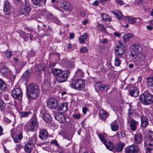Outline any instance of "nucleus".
Listing matches in <instances>:
<instances>
[{
	"instance_id": "64",
	"label": "nucleus",
	"mask_w": 153,
	"mask_h": 153,
	"mask_svg": "<svg viewBox=\"0 0 153 153\" xmlns=\"http://www.w3.org/2000/svg\"><path fill=\"white\" fill-rule=\"evenodd\" d=\"M146 28L149 30H151L152 29V27L150 25L146 26Z\"/></svg>"
},
{
	"instance_id": "48",
	"label": "nucleus",
	"mask_w": 153,
	"mask_h": 153,
	"mask_svg": "<svg viewBox=\"0 0 153 153\" xmlns=\"http://www.w3.org/2000/svg\"><path fill=\"white\" fill-rule=\"evenodd\" d=\"M100 82H97L95 85V89L98 91L100 90L101 87L102 86Z\"/></svg>"
},
{
	"instance_id": "29",
	"label": "nucleus",
	"mask_w": 153,
	"mask_h": 153,
	"mask_svg": "<svg viewBox=\"0 0 153 153\" xmlns=\"http://www.w3.org/2000/svg\"><path fill=\"white\" fill-rule=\"evenodd\" d=\"M0 72L4 76H6L10 73V71L6 67H3L0 69Z\"/></svg>"
},
{
	"instance_id": "7",
	"label": "nucleus",
	"mask_w": 153,
	"mask_h": 153,
	"mask_svg": "<svg viewBox=\"0 0 153 153\" xmlns=\"http://www.w3.org/2000/svg\"><path fill=\"white\" fill-rule=\"evenodd\" d=\"M22 94V91L19 88H14L11 91V96L14 99L19 100H21Z\"/></svg>"
},
{
	"instance_id": "45",
	"label": "nucleus",
	"mask_w": 153,
	"mask_h": 153,
	"mask_svg": "<svg viewBox=\"0 0 153 153\" xmlns=\"http://www.w3.org/2000/svg\"><path fill=\"white\" fill-rule=\"evenodd\" d=\"M29 112H22L20 113V116L21 117H25L28 116L30 114Z\"/></svg>"
},
{
	"instance_id": "23",
	"label": "nucleus",
	"mask_w": 153,
	"mask_h": 153,
	"mask_svg": "<svg viewBox=\"0 0 153 153\" xmlns=\"http://www.w3.org/2000/svg\"><path fill=\"white\" fill-rule=\"evenodd\" d=\"M125 146V144L124 143L120 142L117 143L115 144V146L114 147V150L117 152H120L122 150Z\"/></svg>"
},
{
	"instance_id": "36",
	"label": "nucleus",
	"mask_w": 153,
	"mask_h": 153,
	"mask_svg": "<svg viewBox=\"0 0 153 153\" xmlns=\"http://www.w3.org/2000/svg\"><path fill=\"white\" fill-rule=\"evenodd\" d=\"M134 59H135L137 61L140 62L144 60L145 58L144 56L143 55L142 53H140L137 56H135L133 57Z\"/></svg>"
},
{
	"instance_id": "40",
	"label": "nucleus",
	"mask_w": 153,
	"mask_h": 153,
	"mask_svg": "<svg viewBox=\"0 0 153 153\" xmlns=\"http://www.w3.org/2000/svg\"><path fill=\"white\" fill-rule=\"evenodd\" d=\"M84 73L81 70L78 69L76 72L75 76L77 77H82L83 76Z\"/></svg>"
},
{
	"instance_id": "56",
	"label": "nucleus",
	"mask_w": 153,
	"mask_h": 153,
	"mask_svg": "<svg viewBox=\"0 0 153 153\" xmlns=\"http://www.w3.org/2000/svg\"><path fill=\"white\" fill-rule=\"evenodd\" d=\"M118 45L116 47H118V48H121V47H123V48H125L124 46L123 45L122 42L120 41L118 42Z\"/></svg>"
},
{
	"instance_id": "60",
	"label": "nucleus",
	"mask_w": 153,
	"mask_h": 153,
	"mask_svg": "<svg viewBox=\"0 0 153 153\" xmlns=\"http://www.w3.org/2000/svg\"><path fill=\"white\" fill-rule=\"evenodd\" d=\"M51 143L52 144H54L56 146H58V144L56 140H53L51 141Z\"/></svg>"
},
{
	"instance_id": "58",
	"label": "nucleus",
	"mask_w": 153,
	"mask_h": 153,
	"mask_svg": "<svg viewBox=\"0 0 153 153\" xmlns=\"http://www.w3.org/2000/svg\"><path fill=\"white\" fill-rule=\"evenodd\" d=\"M145 3V0H140L138 2V4L139 5H142Z\"/></svg>"
},
{
	"instance_id": "33",
	"label": "nucleus",
	"mask_w": 153,
	"mask_h": 153,
	"mask_svg": "<svg viewBox=\"0 0 153 153\" xmlns=\"http://www.w3.org/2000/svg\"><path fill=\"white\" fill-rule=\"evenodd\" d=\"M62 8L65 10L69 11L70 10L71 6L70 3L67 1L64 2L63 4H62Z\"/></svg>"
},
{
	"instance_id": "62",
	"label": "nucleus",
	"mask_w": 153,
	"mask_h": 153,
	"mask_svg": "<svg viewBox=\"0 0 153 153\" xmlns=\"http://www.w3.org/2000/svg\"><path fill=\"white\" fill-rule=\"evenodd\" d=\"M134 112V111L133 109H129L128 110V114L130 115L132 114Z\"/></svg>"
},
{
	"instance_id": "19",
	"label": "nucleus",
	"mask_w": 153,
	"mask_h": 153,
	"mask_svg": "<svg viewBox=\"0 0 153 153\" xmlns=\"http://www.w3.org/2000/svg\"><path fill=\"white\" fill-rule=\"evenodd\" d=\"M141 126L143 128H146L149 125V122L147 117L142 115L141 117Z\"/></svg>"
},
{
	"instance_id": "49",
	"label": "nucleus",
	"mask_w": 153,
	"mask_h": 153,
	"mask_svg": "<svg viewBox=\"0 0 153 153\" xmlns=\"http://www.w3.org/2000/svg\"><path fill=\"white\" fill-rule=\"evenodd\" d=\"M88 50L85 47H83L80 50V52L81 53H84L88 52Z\"/></svg>"
},
{
	"instance_id": "10",
	"label": "nucleus",
	"mask_w": 153,
	"mask_h": 153,
	"mask_svg": "<svg viewBox=\"0 0 153 153\" xmlns=\"http://www.w3.org/2000/svg\"><path fill=\"white\" fill-rule=\"evenodd\" d=\"M126 153H137L139 152V147L135 145H132L125 148Z\"/></svg>"
},
{
	"instance_id": "17",
	"label": "nucleus",
	"mask_w": 153,
	"mask_h": 153,
	"mask_svg": "<svg viewBox=\"0 0 153 153\" xmlns=\"http://www.w3.org/2000/svg\"><path fill=\"white\" fill-rule=\"evenodd\" d=\"M50 88V85L49 81L45 80L42 85V90L46 93L49 91Z\"/></svg>"
},
{
	"instance_id": "18",
	"label": "nucleus",
	"mask_w": 153,
	"mask_h": 153,
	"mask_svg": "<svg viewBox=\"0 0 153 153\" xmlns=\"http://www.w3.org/2000/svg\"><path fill=\"white\" fill-rule=\"evenodd\" d=\"M30 10L29 4L27 2L25 1L23 5V8L21 10L22 13L25 15L29 13Z\"/></svg>"
},
{
	"instance_id": "55",
	"label": "nucleus",
	"mask_w": 153,
	"mask_h": 153,
	"mask_svg": "<svg viewBox=\"0 0 153 153\" xmlns=\"http://www.w3.org/2000/svg\"><path fill=\"white\" fill-rule=\"evenodd\" d=\"M12 53L11 52L9 51H7L5 53V56L7 57H10L12 56Z\"/></svg>"
},
{
	"instance_id": "13",
	"label": "nucleus",
	"mask_w": 153,
	"mask_h": 153,
	"mask_svg": "<svg viewBox=\"0 0 153 153\" xmlns=\"http://www.w3.org/2000/svg\"><path fill=\"white\" fill-rule=\"evenodd\" d=\"M38 126V123L37 119L36 118H33L31 120L29 124V128L31 131H34L36 130Z\"/></svg>"
},
{
	"instance_id": "2",
	"label": "nucleus",
	"mask_w": 153,
	"mask_h": 153,
	"mask_svg": "<svg viewBox=\"0 0 153 153\" xmlns=\"http://www.w3.org/2000/svg\"><path fill=\"white\" fill-rule=\"evenodd\" d=\"M27 97L29 99H33L37 96L40 90L38 86L34 83L30 84L27 87Z\"/></svg>"
},
{
	"instance_id": "41",
	"label": "nucleus",
	"mask_w": 153,
	"mask_h": 153,
	"mask_svg": "<svg viewBox=\"0 0 153 153\" xmlns=\"http://www.w3.org/2000/svg\"><path fill=\"white\" fill-rule=\"evenodd\" d=\"M111 128L112 131H116L118 130L119 126L116 124L112 123L111 124Z\"/></svg>"
},
{
	"instance_id": "54",
	"label": "nucleus",
	"mask_w": 153,
	"mask_h": 153,
	"mask_svg": "<svg viewBox=\"0 0 153 153\" xmlns=\"http://www.w3.org/2000/svg\"><path fill=\"white\" fill-rule=\"evenodd\" d=\"M152 59V57H150L148 58L147 60V62H146L145 63V65L146 66H147L148 65H149L151 62V61Z\"/></svg>"
},
{
	"instance_id": "21",
	"label": "nucleus",
	"mask_w": 153,
	"mask_h": 153,
	"mask_svg": "<svg viewBox=\"0 0 153 153\" xmlns=\"http://www.w3.org/2000/svg\"><path fill=\"white\" fill-rule=\"evenodd\" d=\"M68 103L67 102L62 103L59 107L58 108L59 112L64 113L66 111L68 108Z\"/></svg>"
},
{
	"instance_id": "30",
	"label": "nucleus",
	"mask_w": 153,
	"mask_h": 153,
	"mask_svg": "<svg viewBox=\"0 0 153 153\" xmlns=\"http://www.w3.org/2000/svg\"><path fill=\"white\" fill-rule=\"evenodd\" d=\"M134 36V35L132 33L125 34L123 36V41L125 42H128L130 39L132 38Z\"/></svg>"
},
{
	"instance_id": "61",
	"label": "nucleus",
	"mask_w": 153,
	"mask_h": 153,
	"mask_svg": "<svg viewBox=\"0 0 153 153\" xmlns=\"http://www.w3.org/2000/svg\"><path fill=\"white\" fill-rule=\"evenodd\" d=\"M74 34L73 33H70L69 38L71 39H74Z\"/></svg>"
},
{
	"instance_id": "39",
	"label": "nucleus",
	"mask_w": 153,
	"mask_h": 153,
	"mask_svg": "<svg viewBox=\"0 0 153 153\" xmlns=\"http://www.w3.org/2000/svg\"><path fill=\"white\" fill-rule=\"evenodd\" d=\"M148 85L153 87V77H149L146 79Z\"/></svg>"
},
{
	"instance_id": "5",
	"label": "nucleus",
	"mask_w": 153,
	"mask_h": 153,
	"mask_svg": "<svg viewBox=\"0 0 153 153\" xmlns=\"http://www.w3.org/2000/svg\"><path fill=\"white\" fill-rule=\"evenodd\" d=\"M36 136L33 134L28 141L24 147L25 151L26 153H31L34 146V142H35Z\"/></svg>"
},
{
	"instance_id": "57",
	"label": "nucleus",
	"mask_w": 153,
	"mask_h": 153,
	"mask_svg": "<svg viewBox=\"0 0 153 153\" xmlns=\"http://www.w3.org/2000/svg\"><path fill=\"white\" fill-rule=\"evenodd\" d=\"M88 108L86 107H83L82 110V112L83 114H86V111H88Z\"/></svg>"
},
{
	"instance_id": "44",
	"label": "nucleus",
	"mask_w": 153,
	"mask_h": 153,
	"mask_svg": "<svg viewBox=\"0 0 153 153\" xmlns=\"http://www.w3.org/2000/svg\"><path fill=\"white\" fill-rule=\"evenodd\" d=\"M5 105L6 104L3 102L0 97V110H3L5 108Z\"/></svg>"
},
{
	"instance_id": "31",
	"label": "nucleus",
	"mask_w": 153,
	"mask_h": 153,
	"mask_svg": "<svg viewBox=\"0 0 153 153\" xmlns=\"http://www.w3.org/2000/svg\"><path fill=\"white\" fill-rule=\"evenodd\" d=\"M126 19L127 21L130 23L133 24L135 23L137 20H139V19L138 18H135L131 16H127Z\"/></svg>"
},
{
	"instance_id": "63",
	"label": "nucleus",
	"mask_w": 153,
	"mask_h": 153,
	"mask_svg": "<svg viewBox=\"0 0 153 153\" xmlns=\"http://www.w3.org/2000/svg\"><path fill=\"white\" fill-rule=\"evenodd\" d=\"M99 4L98 1L97 0H96L93 3V5L95 6H97Z\"/></svg>"
},
{
	"instance_id": "20",
	"label": "nucleus",
	"mask_w": 153,
	"mask_h": 153,
	"mask_svg": "<svg viewBox=\"0 0 153 153\" xmlns=\"http://www.w3.org/2000/svg\"><path fill=\"white\" fill-rule=\"evenodd\" d=\"M109 114L103 109H100L99 111V116L100 118L104 120H105L109 116Z\"/></svg>"
},
{
	"instance_id": "42",
	"label": "nucleus",
	"mask_w": 153,
	"mask_h": 153,
	"mask_svg": "<svg viewBox=\"0 0 153 153\" xmlns=\"http://www.w3.org/2000/svg\"><path fill=\"white\" fill-rule=\"evenodd\" d=\"M116 135L120 139H123L126 136V134L122 132L118 131L117 132Z\"/></svg>"
},
{
	"instance_id": "8",
	"label": "nucleus",
	"mask_w": 153,
	"mask_h": 153,
	"mask_svg": "<svg viewBox=\"0 0 153 153\" xmlns=\"http://www.w3.org/2000/svg\"><path fill=\"white\" fill-rule=\"evenodd\" d=\"M141 51V46L139 44H134L131 46L130 55L133 58L137 56Z\"/></svg>"
},
{
	"instance_id": "35",
	"label": "nucleus",
	"mask_w": 153,
	"mask_h": 153,
	"mask_svg": "<svg viewBox=\"0 0 153 153\" xmlns=\"http://www.w3.org/2000/svg\"><path fill=\"white\" fill-rule=\"evenodd\" d=\"M146 144V146H153V138L151 137V135H149Z\"/></svg>"
},
{
	"instance_id": "25",
	"label": "nucleus",
	"mask_w": 153,
	"mask_h": 153,
	"mask_svg": "<svg viewBox=\"0 0 153 153\" xmlns=\"http://www.w3.org/2000/svg\"><path fill=\"white\" fill-rule=\"evenodd\" d=\"M48 133L46 130L43 129L40 131L39 137L42 140H44L47 138Z\"/></svg>"
},
{
	"instance_id": "38",
	"label": "nucleus",
	"mask_w": 153,
	"mask_h": 153,
	"mask_svg": "<svg viewBox=\"0 0 153 153\" xmlns=\"http://www.w3.org/2000/svg\"><path fill=\"white\" fill-rule=\"evenodd\" d=\"M78 111L77 109H75V110L74 113L72 115V117L76 119H79L81 117V115Z\"/></svg>"
},
{
	"instance_id": "50",
	"label": "nucleus",
	"mask_w": 153,
	"mask_h": 153,
	"mask_svg": "<svg viewBox=\"0 0 153 153\" xmlns=\"http://www.w3.org/2000/svg\"><path fill=\"white\" fill-rule=\"evenodd\" d=\"M98 136L101 141L104 143L107 140H105V138L103 135L102 134H99L98 135Z\"/></svg>"
},
{
	"instance_id": "34",
	"label": "nucleus",
	"mask_w": 153,
	"mask_h": 153,
	"mask_svg": "<svg viewBox=\"0 0 153 153\" xmlns=\"http://www.w3.org/2000/svg\"><path fill=\"white\" fill-rule=\"evenodd\" d=\"M87 35L85 33H84L79 37L78 39L79 42L83 44L85 42V40L87 39Z\"/></svg>"
},
{
	"instance_id": "53",
	"label": "nucleus",
	"mask_w": 153,
	"mask_h": 153,
	"mask_svg": "<svg viewBox=\"0 0 153 153\" xmlns=\"http://www.w3.org/2000/svg\"><path fill=\"white\" fill-rule=\"evenodd\" d=\"M23 148V145L21 143H19L17 145L16 147V150H20Z\"/></svg>"
},
{
	"instance_id": "59",
	"label": "nucleus",
	"mask_w": 153,
	"mask_h": 153,
	"mask_svg": "<svg viewBox=\"0 0 153 153\" xmlns=\"http://www.w3.org/2000/svg\"><path fill=\"white\" fill-rule=\"evenodd\" d=\"M115 1L117 4L122 5L124 4L123 2L121 0H115Z\"/></svg>"
},
{
	"instance_id": "1",
	"label": "nucleus",
	"mask_w": 153,
	"mask_h": 153,
	"mask_svg": "<svg viewBox=\"0 0 153 153\" xmlns=\"http://www.w3.org/2000/svg\"><path fill=\"white\" fill-rule=\"evenodd\" d=\"M52 72L54 75L56 76V81L60 83L66 81L69 74V72L67 71L55 68L52 69Z\"/></svg>"
},
{
	"instance_id": "24",
	"label": "nucleus",
	"mask_w": 153,
	"mask_h": 153,
	"mask_svg": "<svg viewBox=\"0 0 153 153\" xmlns=\"http://www.w3.org/2000/svg\"><path fill=\"white\" fill-rule=\"evenodd\" d=\"M46 0H32L33 4L39 7H42L45 5Z\"/></svg>"
},
{
	"instance_id": "3",
	"label": "nucleus",
	"mask_w": 153,
	"mask_h": 153,
	"mask_svg": "<svg viewBox=\"0 0 153 153\" xmlns=\"http://www.w3.org/2000/svg\"><path fill=\"white\" fill-rule=\"evenodd\" d=\"M139 100L144 105H150L153 102V95L148 92H144L139 96Z\"/></svg>"
},
{
	"instance_id": "4",
	"label": "nucleus",
	"mask_w": 153,
	"mask_h": 153,
	"mask_svg": "<svg viewBox=\"0 0 153 153\" xmlns=\"http://www.w3.org/2000/svg\"><path fill=\"white\" fill-rule=\"evenodd\" d=\"M22 129L20 126L13 128L11 131V135L15 143L19 142L23 137Z\"/></svg>"
},
{
	"instance_id": "46",
	"label": "nucleus",
	"mask_w": 153,
	"mask_h": 153,
	"mask_svg": "<svg viewBox=\"0 0 153 153\" xmlns=\"http://www.w3.org/2000/svg\"><path fill=\"white\" fill-rule=\"evenodd\" d=\"M146 153H153V146H146Z\"/></svg>"
},
{
	"instance_id": "52",
	"label": "nucleus",
	"mask_w": 153,
	"mask_h": 153,
	"mask_svg": "<svg viewBox=\"0 0 153 153\" xmlns=\"http://www.w3.org/2000/svg\"><path fill=\"white\" fill-rule=\"evenodd\" d=\"M120 63L121 62L120 60L117 58L115 57L114 61L115 65L116 66H118L120 65Z\"/></svg>"
},
{
	"instance_id": "11",
	"label": "nucleus",
	"mask_w": 153,
	"mask_h": 153,
	"mask_svg": "<svg viewBox=\"0 0 153 153\" xmlns=\"http://www.w3.org/2000/svg\"><path fill=\"white\" fill-rule=\"evenodd\" d=\"M58 102L54 98H50L47 102L48 108L51 109L56 108L58 106Z\"/></svg>"
},
{
	"instance_id": "15",
	"label": "nucleus",
	"mask_w": 153,
	"mask_h": 153,
	"mask_svg": "<svg viewBox=\"0 0 153 153\" xmlns=\"http://www.w3.org/2000/svg\"><path fill=\"white\" fill-rule=\"evenodd\" d=\"M4 11L5 13V14L7 15L11 14L13 12L10 8V3L7 1L4 4Z\"/></svg>"
},
{
	"instance_id": "43",
	"label": "nucleus",
	"mask_w": 153,
	"mask_h": 153,
	"mask_svg": "<svg viewBox=\"0 0 153 153\" xmlns=\"http://www.w3.org/2000/svg\"><path fill=\"white\" fill-rule=\"evenodd\" d=\"M108 86L105 84L102 85L99 90V91L102 92H105L107 90Z\"/></svg>"
},
{
	"instance_id": "6",
	"label": "nucleus",
	"mask_w": 153,
	"mask_h": 153,
	"mask_svg": "<svg viewBox=\"0 0 153 153\" xmlns=\"http://www.w3.org/2000/svg\"><path fill=\"white\" fill-rule=\"evenodd\" d=\"M85 80L81 79H78L73 80L70 84V86L73 88L78 90H81L85 86Z\"/></svg>"
},
{
	"instance_id": "27",
	"label": "nucleus",
	"mask_w": 153,
	"mask_h": 153,
	"mask_svg": "<svg viewBox=\"0 0 153 153\" xmlns=\"http://www.w3.org/2000/svg\"><path fill=\"white\" fill-rule=\"evenodd\" d=\"M111 13L114 14L119 20H120L123 19V15L121 13L119 10H113Z\"/></svg>"
},
{
	"instance_id": "28",
	"label": "nucleus",
	"mask_w": 153,
	"mask_h": 153,
	"mask_svg": "<svg viewBox=\"0 0 153 153\" xmlns=\"http://www.w3.org/2000/svg\"><path fill=\"white\" fill-rule=\"evenodd\" d=\"M43 120L46 122L50 123L52 120V118L50 115L48 113H45L42 116Z\"/></svg>"
},
{
	"instance_id": "12",
	"label": "nucleus",
	"mask_w": 153,
	"mask_h": 153,
	"mask_svg": "<svg viewBox=\"0 0 153 153\" xmlns=\"http://www.w3.org/2000/svg\"><path fill=\"white\" fill-rule=\"evenodd\" d=\"M133 140L135 144H140L143 141V136L140 132H137L134 135Z\"/></svg>"
},
{
	"instance_id": "26",
	"label": "nucleus",
	"mask_w": 153,
	"mask_h": 153,
	"mask_svg": "<svg viewBox=\"0 0 153 153\" xmlns=\"http://www.w3.org/2000/svg\"><path fill=\"white\" fill-rule=\"evenodd\" d=\"M104 144L106 148L110 151H112L114 148V145L111 141L107 140Z\"/></svg>"
},
{
	"instance_id": "14",
	"label": "nucleus",
	"mask_w": 153,
	"mask_h": 153,
	"mask_svg": "<svg viewBox=\"0 0 153 153\" xmlns=\"http://www.w3.org/2000/svg\"><path fill=\"white\" fill-rule=\"evenodd\" d=\"M56 120L61 123H64L66 120V117L63 113L57 112L55 116Z\"/></svg>"
},
{
	"instance_id": "32",
	"label": "nucleus",
	"mask_w": 153,
	"mask_h": 153,
	"mask_svg": "<svg viewBox=\"0 0 153 153\" xmlns=\"http://www.w3.org/2000/svg\"><path fill=\"white\" fill-rule=\"evenodd\" d=\"M101 17L102 20H104L106 21L110 22L111 20V17L105 13H102Z\"/></svg>"
},
{
	"instance_id": "22",
	"label": "nucleus",
	"mask_w": 153,
	"mask_h": 153,
	"mask_svg": "<svg viewBox=\"0 0 153 153\" xmlns=\"http://www.w3.org/2000/svg\"><path fill=\"white\" fill-rule=\"evenodd\" d=\"M129 94L131 96L136 97L139 94V91L136 87H131L129 91Z\"/></svg>"
},
{
	"instance_id": "47",
	"label": "nucleus",
	"mask_w": 153,
	"mask_h": 153,
	"mask_svg": "<svg viewBox=\"0 0 153 153\" xmlns=\"http://www.w3.org/2000/svg\"><path fill=\"white\" fill-rule=\"evenodd\" d=\"M29 76V72L27 71L24 73L22 76V78L24 79L27 80Z\"/></svg>"
},
{
	"instance_id": "16",
	"label": "nucleus",
	"mask_w": 153,
	"mask_h": 153,
	"mask_svg": "<svg viewBox=\"0 0 153 153\" xmlns=\"http://www.w3.org/2000/svg\"><path fill=\"white\" fill-rule=\"evenodd\" d=\"M125 51V48H123V47H121V48L116 47L115 54L117 58H120L122 57V55L124 53Z\"/></svg>"
},
{
	"instance_id": "37",
	"label": "nucleus",
	"mask_w": 153,
	"mask_h": 153,
	"mask_svg": "<svg viewBox=\"0 0 153 153\" xmlns=\"http://www.w3.org/2000/svg\"><path fill=\"white\" fill-rule=\"evenodd\" d=\"M7 84L0 78V90H4L6 89Z\"/></svg>"
},
{
	"instance_id": "51",
	"label": "nucleus",
	"mask_w": 153,
	"mask_h": 153,
	"mask_svg": "<svg viewBox=\"0 0 153 153\" xmlns=\"http://www.w3.org/2000/svg\"><path fill=\"white\" fill-rule=\"evenodd\" d=\"M98 29L102 31L105 32L106 30L103 26L102 25H99L97 26Z\"/></svg>"
},
{
	"instance_id": "9",
	"label": "nucleus",
	"mask_w": 153,
	"mask_h": 153,
	"mask_svg": "<svg viewBox=\"0 0 153 153\" xmlns=\"http://www.w3.org/2000/svg\"><path fill=\"white\" fill-rule=\"evenodd\" d=\"M127 123L129 125L130 129L131 131H134L136 130L139 123L138 121L132 118L130 119L128 118Z\"/></svg>"
}]
</instances>
